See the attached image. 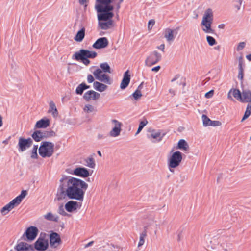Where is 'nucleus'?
<instances>
[{
  "instance_id": "46",
  "label": "nucleus",
  "mask_w": 251,
  "mask_h": 251,
  "mask_svg": "<svg viewBox=\"0 0 251 251\" xmlns=\"http://www.w3.org/2000/svg\"><path fill=\"white\" fill-rule=\"evenodd\" d=\"M65 209L63 205H61L59 206L57 212L63 216H69L70 215L66 213L65 211Z\"/></svg>"
},
{
  "instance_id": "26",
  "label": "nucleus",
  "mask_w": 251,
  "mask_h": 251,
  "mask_svg": "<svg viewBox=\"0 0 251 251\" xmlns=\"http://www.w3.org/2000/svg\"><path fill=\"white\" fill-rule=\"evenodd\" d=\"M48 113H51L54 117H56L58 115L56 105L53 101H50L49 103Z\"/></svg>"
},
{
  "instance_id": "16",
  "label": "nucleus",
  "mask_w": 251,
  "mask_h": 251,
  "mask_svg": "<svg viewBox=\"0 0 251 251\" xmlns=\"http://www.w3.org/2000/svg\"><path fill=\"white\" fill-rule=\"evenodd\" d=\"M177 33V31L176 29H172L171 28H166L164 32V37L166 39L167 41L169 42H172L176 36Z\"/></svg>"
},
{
  "instance_id": "1",
  "label": "nucleus",
  "mask_w": 251,
  "mask_h": 251,
  "mask_svg": "<svg viewBox=\"0 0 251 251\" xmlns=\"http://www.w3.org/2000/svg\"><path fill=\"white\" fill-rule=\"evenodd\" d=\"M57 192L58 200L64 199L67 197L70 199L82 201L88 184L83 180L73 177L63 176L60 180Z\"/></svg>"
},
{
  "instance_id": "27",
  "label": "nucleus",
  "mask_w": 251,
  "mask_h": 251,
  "mask_svg": "<svg viewBox=\"0 0 251 251\" xmlns=\"http://www.w3.org/2000/svg\"><path fill=\"white\" fill-rule=\"evenodd\" d=\"M93 87L96 90L102 92L107 89V86L99 82L95 81L93 83Z\"/></svg>"
},
{
  "instance_id": "61",
  "label": "nucleus",
  "mask_w": 251,
  "mask_h": 251,
  "mask_svg": "<svg viewBox=\"0 0 251 251\" xmlns=\"http://www.w3.org/2000/svg\"><path fill=\"white\" fill-rule=\"evenodd\" d=\"M180 177L181 178L180 182H183V181L185 179V176L181 175Z\"/></svg>"
},
{
  "instance_id": "45",
  "label": "nucleus",
  "mask_w": 251,
  "mask_h": 251,
  "mask_svg": "<svg viewBox=\"0 0 251 251\" xmlns=\"http://www.w3.org/2000/svg\"><path fill=\"white\" fill-rule=\"evenodd\" d=\"M148 124V121H141L140 124H139V127H138V130L135 134V135H137L138 134H139L141 131L142 130V129L143 128V127Z\"/></svg>"
},
{
  "instance_id": "53",
  "label": "nucleus",
  "mask_w": 251,
  "mask_h": 251,
  "mask_svg": "<svg viewBox=\"0 0 251 251\" xmlns=\"http://www.w3.org/2000/svg\"><path fill=\"white\" fill-rule=\"evenodd\" d=\"M220 122L219 121H211V122H210V124H212L211 125H210V126H215L219 125V123Z\"/></svg>"
},
{
  "instance_id": "49",
  "label": "nucleus",
  "mask_w": 251,
  "mask_h": 251,
  "mask_svg": "<svg viewBox=\"0 0 251 251\" xmlns=\"http://www.w3.org/2000/svg\"><path fill=\"white\" fill-rule=\"evenodd\" d=\"M243 61L242 57H240L239 58V71H243V68L242 67Z\"/></svg>"
},
{
  "instance_id": "28",
  "label": "nucleus",
  "mask_w": 251,
  "mask_h": 251,
  "mask_svg": "<svg viewBox=\"0 0 251 251\" xmlns=\"http://www.w3.org/2000/svg\"><path fill=\"white\" fill-rule=\"evenodd\" d=\"M85 31V29L84 27L79 30L74 38L75 40L77 42H81L84 38Z\"/></svg>"
},
{
  "instance_id": "32",
  "label": "nucleus",
  "mask_w": 251,
  "mask_h": 251,
  "mask_svg": "<svg viewBox=\"0 0 251 251\" xmlns=\"http://www.w3.org/2000/svg\"><path fill=\"white\" fill-rule=\"evenodd\" d=\"M219 241L218 239L215 237H213L211 239V240L207 244L208 249H215L217 246L219 245Z\"/></svg>"
},
{
  "instance_id": "51",
  "label": "nucleus",
  "mask_w": 251,
  "mask_h": 251,
  "mask_svg": "<svg viewBox=\"0 0 251 251\" xmlns=\"http://www.w3.org/2000/svg\"><path fill=\"white\" fill-rule=\"evenodd\" d=\"M155 24V21L153 19L150 20L148 23V28L151 29L152 26Z\"/></svg>"
},
{
  "instance_id": "48",
  "label": "nucleus",
  "mask_w": 251,
  "mask_h": 251,
  "mask_svg": "<svg viewBox=\"0 0 251 251\" xmlns=\"http://www.w3.org/2000/svg\"><path fill=\"white\" fill-rule=\"evenodd\" d=\"M245 46H246L245 42H240L237 47V49H236L237 50L240 51V50H242L245 47Z\"/></svg>"
},
{
  "instance_id": "14",
  "label": "nucleus",
  "mask_w": 251,
  "mask_h": 251,
  "mask_svg": "<svg viewBox=\"0 0 251 251\" xmlns=\"http://www.w3.org/2000/svg\"><path fill=\"white\" fill-rule=\"evenodd\" d=\"M70 174L78 176L81 177L85 178L90 176L88 170L84 167H77Z\"/></svg>"
},
{
  "instance_id": "10",
  "label": "nucleus",
  "mask_w": 251,
  "mask_h": 251,
  "mask_svg": "<svg viewBox=\"0 0 251 251\" xmlns=\"http://www.w3.org/2000/svg\"><path fill=\"white\" fill-rule=\"evenodd\" d=\"M93 75L96 79L108 84H111L112 81L109 76L103 73L101 69H97L94 71Z\"/></svg>"
},
{
  "instance_id": "8",
  "label": "nucleus",
  "mask_w": 251,
  "mask_h": 251,
  "mask_svg": "<svg viewBox=\"0 0 251 251\" xmlns=\"http://www.w3.org/2000/svg\"><path fill=\"white\" fill-rule=\"evenodd\" d=\"M33 141L31 138L25 139L23 137L19 138L18 147L19 152H23L29 148L32 145Z\"/></svg>"
},
{
  "instance_id": "22",
  "label": "nucleus",
  "mask_w": 251,
  "mask_h": 251,
  "mask_svg": "<svg viewBox=\"0 0 251 251\" xmlns=\"http://www.w3.org/2000/svg\"><path fill=\"white\" fill-rule=\"evenodd\" d=\"M213 17V15L212 9L208 8L204 13L202 21L212 22Z\"/></svg>"
},
{
  "instance_id": "38",
  "label": "nucleus",
  "mask_w": 251,
  "mask_h": 251,
  "mask_svg": "<svg viewBox=\"0 0 251 251\" xmlns=\"http://www.w3.org/2000/svg\"><path fill=\"white\" fill-rule=\"evenodd\" d=\"M32 137L36 142H39L42 139L41 130H36L32 134Z\"/></svg>"
},
{
  "instance_id": "23",
  "label": "nucleus",
  "mask_w": 251,
  "mask_h": 251,
  "mask_svg": "<svg viewBox=\"0 0 251 251\" xmlns=\"http://www.w3.org/2000/svg\"><path fill=\"white\" fill-rule=\"evenodd\" d=\"M241 102H251V91L249 90H243L242 93Z\"/></svg>"
},
{
  "instance_id": "4",
  "label": "nucleus",
  "mask_w": 251,
  "mask_h": 251,
  "mask_svg": "<svg viewBox=\"0 0 251 251\" xmlns=\"http://www.w3.org/2000/svg\"><path fill=\"white\" fill-rule=\"evenodd\" d=\"M54 144L51 142H42L39 148L40 155L43 158L50 157L54 152Z\"/></svg>"
},
{
  "instance_id": "37",
  "label": "nucleus",
  "mask_w": 251,
  "mask_h": 251,
  "mask_svg": "<svg viewBox=\"0 0 251 251\" xmlns=\"http://www.w3.org/2000/svg\"><path fill=\"white\" fill-rule=\"evenodd\" d=\"M102 72L111 73V68L107 63H102L100 65Z\"/></svg>"
},
{
  "instance_id": "52",
  "label": "nucleus",
  "mask_w": 251,
  "mask_h": 251,
  "mask_svg": "<svg viewBox=\"0 0 251 251\" xmlns=\"http://www.w3.org/2000/svg\"><path fill=\"white\" fill-rule=\"evenodd\" d=\"M213 91L211 90V91H209L208 92H207L205 94V96L206 98H209L213 96Z\"/></svg>"
},
{
  "instance_id": "6",
  "label": "nucleus",
  "mask_w": 251,
  "mask_h": 251,
  "mask_svg": "<svg viewBox=\"0 0 251 251\" xmlns=\"http://www.w3.org/2000/svg\"><path fill=\"white\" fill-rule=\"evenodd\" d=\"M150 134L148 135V138L152 143L160 142L166 135V132L162 130L151 129L150 131Z\"/></svg>"
},
{
  "instance_id": "44",
  "label": "nucleus",
  "mask_w": 251,
  "mask_h": 251,
  "mask_svg": "<svg viewBox=\"0 0 251 251\" xmlns=\"http://www.w3.org/2000/svg\"><path fill=\"white\" fill-rule=\"evenodd\" d=\"M142 95L141 94V92L139 90H136L132 95V96H130V97H133V98L136 100H138L140 99V98L142 97Z\"/></svg>"
},
{
  "instance_id": "63",
  "label": "nucleus",
  "mask_w": 251,
  "mask_h": 251,
  "mask_svg": "<svg viewBox=\"0 0 251 251\" xmlns=\"http://www.w3.org/2000/svg\"><path fill=\"white\" fill-rule=\"evenodd\" d=\"M246 58L249 61H251V54L247 55Z\"/></svg>"
},
{
  "instance_id": "50",
  "label": "nucleus",
  "mask_w": 251,
  "mask_h": 251,
  "mask_svg": "<svg viewBox=\"0 0 251 251\" xmlns=\"http://www.w3.org/2000/svg\"><path fill=\"white\" fill-rule=\"evenodd\" d=\"M87 82H88L89 83H92V82H94V77L92 76V75H91V74H89V75H87Z\"/></svg>"
},
{
  "instance_id": "2",
  "label": "nucleus",
  "mask_w": 251,
  "mask_h": 251,
  "mask_svg": "<svg viewBox=\"0 0 251 251\" xmlns=\"http://www.w3.org/2000/svg\"><path fill=\"white\" fill-rule=\"evenodd\" d=\"M113 0H96L95 8L97 12L98 27L107 30L113 26L114 6L111 4Z\"/></svg>"
},
{
  "instance_id": "60",
  "label": "nucleus",
  "mask_w": 251,
  "mask_h": 251,
  "mask_svg": "<svg viewBox=\"0 0 251 251\" xmlns=\"http://www.w3.org/2000/svg\"><path fill=\"white\" fill-rule=\"evenodd\" d=\"M109 246H111L112 247L114 248H117V249H119V246L117 245H115L114 244H112V243H111L110 244H108Z\"/></svg>"
},
{
  "instance_id": "25",
  "label": "nucleus",
  "mask_w": 251,
  "mask_h": 251,
  "mask_svg": "<svg viewBox=\"0 0 251 251\" xmlns=\"http://www.w3.org/2000/svg\"><path fill=\"white\" fill-rule=\"evenodd\" d=\"M50 125V121L49 119H42L37 122L35 125V128H46Z\"/></svg>"
},
{
  "instance_id": "55",
  "label": "nucleus",
  "mask_w": 251,
  "mask_h": 251,
  "mask_svg": "<svg viewBox=\"0 0 251 251\" xmlns=\"http://www.w3.org/2000/svg\"><path fill=\"white\" fill-rule=\"evenodd\" d=\"M160 69V66H157L155 67H153L151 69V71L153 72H158Z\"/></svg>"
},
{
  "instance_id": "39",
  "label": "nucleus",
  "mask_w": 251,
  "mask_h": 251,
  "mask_svg": "<svg viewBox=\"0 0 251 251\" xmlns=\"http://www.w3.org/2000/svg\"><path fill=\"white\" fill-rule=\"evenodd\" d=\"M251 114V104H248L245 112L244 113V116L241 120V121L243 122L245 119H247Z\"/></svg>"
},
{
  "instance_id": "13",
  "label": "nucleus",
  "mask_w": 251,
  "mask_h": 251,
  "mask_svg": "<svg viewBox=\"0 0 251 251\" xmlns=\"http://www.w3.org/2000/svg\"><path fill=\"white\" fill-rule=\"evenodd\" d=\"M48 240L42 238H39L34 243V247L38 251H44L48 248Z\"/></svg>"
},
{
  "instance_id": "29",
  "label": "nucleus",
  "mask_w": 251,
  "mask_h": 251,
  "mask_svg": "<svg viewBox=\"0 0 251 251\" xmlns=\"http://www.w3.org/2000/svg\"><path fill=\"white\" fill-rule=\"evenodd\" d=\"M177 149L186 151L189 149V145L184 139H180L177 144Z\"/></svg>"
},
{
  "instance_id": "24",
  "label": "nucleus",
  "mask_w": 251,
  "mask_h": 251,
  "mask_svg": "<svg viewBox=\"0 0 251 251\" xmlns=\"http://www.w3.org/2000/svg\"><path fill=\"white\" fill-rule=\"evenodd\" d=\"M212 22L201 21V25L203 26L202 30L206 33H212L214 30L211 28Z\"/></svg>"
},
{
  "instance_id": "57",
  "label": "nucleus",
  "mask_w": 251,
  "mask_h": 251,
  "mask_svg": "<svg viewBox=\"0 0 251 251\" xmlns=\"http://www.w3.org/2000/svg\"><path fill=\"white\" fill-rule=\"evenodd\" d=\"M158 49L161 50L163 52L164 51L165 45L164 44H161L160 46L157 47Z\"/></svg>"
},
{
  "instance_id": "59",
  "label": "nucleus",
  "mask_w": 251,
  "mask_h": 251,
  "mask_svg": "<svg viewBox=\"0 0 251 251\" xmlns=\"http://www.w3.org/2000/svg\"><path fill=\"white\" fill-rule=\"evenodd\" d=\"M93 243H94L93 241H91V242H89L88 244H87L85 245V248H88V247L92 246L93 245Z\"/></svg>"
},
{
  "instance_id": "35",
  "label": "nucleus",
  "mask_w": 251,
  "mask_h": 251,
  "mask_svg": "<svg viewBox=\"0 0 251 251\" xmlns=\"http://www.w3.org/2000/svg\"><path fill=\"white\" fill-rule=\"evenodd\" d=\"M85 165L91 168H94L95 167V162L93 158L88 157L84 160Z\"/></svg>"
},
{
  "instance_id": "58",
  "label": "nucleus",
  "mask_w": 251,
  "mask_h": 251,
  "mask_svg": "<svg viewBox=\"0 0 251 251\" xmlns=\"http://www.w3.org/2000/svg\"><path fill=\"white\" fill-rule=\"evenodd\" d=\"M180 77V75H176L175 77L174 78H173L172 80H171V82H174L175 80H176V79H177L179 77Z\"/></svg>"
},
{
  "instance_id": "31",
  "label": "nucleus",
  "mask_w": 251,
  "mask_h": 251,
  "mask_svg": "<svg viewBox=\"0 0 251 251\" xmlns=\"http://www.w3.org/2000/svg\"><path fill=\"white\" fill-rule=\"evenodd\" d=\"M90 87V86L86 85L84 83H82L77 87L75 92L77 94L82 95L85 90L89 89Z\"/></svg>"
},
{
  "instance_id": "15",
  "label": "nucleus",
  "mask_w": 251,
  "mask_h": 251,
  "mask_svg": "<svg viewBox=\"0 0 251 251\" xmlns=\"http://www.w3.org/2000/svg\"><path fill=\"white\" fill-rule=\"evenodd\" d=\"M83 99L87 101L96 100L100 97V94L93 90L88 91L83 95Z\"/></svg>"
},
{
  "instance_id": "64",
  "label": "nucleus",
  "mask_w": 251,
  "mask_h": 251,
  "mask_svg": "<svg viewBox=\"0 0 251 251\" xmlns=\"http://www.w3.org/2000/svg\"><path fill=\"white\" fill-rule=\"evenodd\" d=\"M169 93H170L173 95H174L175 94V91L173 90H172V89H170L169 90Z\"/></svg>"
},
{
  "instance_id": "47",
  "label": "nucleus",
  "mask_w": 251,
  "mask_h": 251,
  "mask_svg": "<svg viewBox=\"0 0 251 251\" xmlns=\"http://www.w3.org/2000/svg\"><path fill=\"white\" fill-rule=\"evenodd\" d=\"M207 41L210 46H213L216 44L215 39L212 36H207L206 37Z\"/></svg>"
},
{
  "instance_id": "21",
  "label": "nucleus",
  "mask_w": 251,
  "mask_h": 251,
  "mask_svg": "<svg viewBox=\"0 0 251 251\" xmlns=\"http://www.w3.org/2000/svg\"><path fill=\"white\" fill-rule=\"evenodd\" d=\"M32 249L31 245L23 242H20L15 247L17 251H27Z\"/></svg>"
},
{
  "instance_id": "3",
  "label": "nucleus",
  "mask_w": 251,
  "mask_h": 251,
  "mask_svg": "<svg viewBox=\"0 0 251 251\" xmlns=\"http://www.w3.org/2000/svg\"><path fill=\"white\" fill-rule=\"evenodd\" d=\"M97 55V53L95 51L81 49L78 51L75 52L72 58L77 61L81 60L84 65L87 66L90 63L88 58H95Z\"/></svg>"
},
{
  "instance_id": "18",
  "label": "nucleus",
  "mask_w": 251,
  "mask_h": 251,
  "mask_svg": "<svg viewBox=\"0 0 251 251\" xmlns=\"http://www.w3.org/2000/svg\"><path fill=\"white\" fill-rule=\"evenodd\" d=\"M79 206V202L70 201L67 202L65 205V209L69 212H72L75 211Z\"/></svg>"
},
{
  "instance_id": "5",
  "label": "nucleus",
  "mask_w": 251,
  "mask_h": 251,
  "mask_svg": "<svg viewBox=\"0 0 251 251\" xmlns=\"http://www.w3.org/2000/svg\"><path fill=\"white\" fill-rule=\"evenodd\" d=\"M182 160V153L179 151L174 152L168 159V165L170 170L172 171L170 168H176L178 167L181 163Z\"/></svg>"
},
{
  "instance_id": "11",
  "label": "nucleus",
  "mask_w": 251,
  "mask_h": 251,
  "mask_svg": "<svg viewBox=\"0 0 251 251\" xmlns=\"http://www.w3.org/2000/svg\"><path fill=\"white\" fill-rule=\"evenodd\" d=\"M111 122L114 125V127L109 132V136L112 137H117L120 134L122 124L115 119L112 120Z\"/></svg>"
},
{
  "instance_id": "40",
  "label": "nucleus",
  "mask_w": 251,
  "mask_h": 251,
  "mask_svg": "<svg viewBox=\"0 0 251 251\" xmlns=\"http://www.w3.org/2000/svg\"><path fill=\"white\" fill-rule=\"evenodd\" d=\"M230 93H232V95L235 99L241 101L242 93H241L239 90L234 89L232 91H231Z\"/></svg>"
},
{
  "instance_id": "17",
  "label": "nucleus",
  "mask_w": 251,
  "mask_h": 251,
  "mask_svg": "<svg viewBox=\"0 0 251 251\" xmlns=\"http://www.w3.org/2000/svg\"><path fill=\"white\" fill-rule=\"evenodd\" d=\"M108 45V41L106 37H101L96 40L93 45V47L96 49L106 48Z\"/></svg>"
},
{
  "instance_id": "9",
  "label": "nucleus",
  "mask_w": 251,
  "mask_h": 251,
  "mask_svg": "<svg viewBox=\"0 0 251 251\" xmlns=\"http://www.w3.org/2000/svg\"><path fill=\"white\" fill-rule=\"evenodd\" d=\"M161 58V55L156 51H153L147 57L145 60L146 65L150 67L159 62Z\"/></svg>"
},
{
  "instance_id": "33",
  "label": "nucleus",
  "mask_w": 251,
  "mask_h": 251,
  "mask_svg": "<svg viewBox=\"0 0 251 251\" xmlns=\"http://www.w3.org/2000/svg\"><path fill=\"white\" fill-rule=\"evenodd\" d=\"M44 217L47 220L56 222H58L59 220V217L57 215H54L51 212H48L44 216Z\"/></svg>"
},
{
  "instance_id": "41",
  "label": "nucleus",
  "mask_w": 251,
  "mask_h": 251,
  "mask_svg": "<svg viewBox=\"0 0 251 251\" xmlns=\"http://www.w3.org/2000/svg\"><path fill=\"white\" fill-rule=\"evenodd\" d=\"M202 120L203 122V125L204 126H210L212 124H210V122H211V120L205 115L203 114L202 115Z\"/></svg>"
},
{
  "instance_id": "43",
  "label": "nucleus",
  "mask_w": 251,
  "mask_h": 251,
  "mask_svg": "<svg viewBox=\"0 0 251 251\" xmlns=\"http://www.w3.org/2000/svg\"><path fill=\"white\" fill-rule=\"evenodd\" d=\"M38 145H34L32 150L31 157L33 159H37L38 158L37 154Z\"/></svg>"
},
{
  "instance_id": "19",
  "label": "nucleus",
  "mask_w": 251,
  "mask_h": 251,
  "mask_svg": "<svg viewBox=\"0 0 251 251\" xmlns=\"http://www.w3.org/2000/svg\"><path fill=\"white\" fill-rule=\"evenodd\" d=\"M18 206V205L15 202L12 200L10 202L5 205L0 210V212L3 215H5L10 211L13 209L15 207Z\"/></svg>"
},
{
  "instance_id": "56",
  "label": "nucleus",
  "mask_w": 251,
  "mask_h": 251,
  "mask_svg": "<svg viewBox=\"0 0 251 251\" xmlns=\"http://www.w3.org/2000/svg\"><path fill=\"white\" fill-rule=\"evenodd\" d=\"M88 0H79V3L81 4H84L86 3H88Z\"/></svg>"
},
{
  "instance_id": "7",
  "label": "nucleus",
  "mask_w": 251,
  "mask_h": 251,
  "mask_svg": "<svg viewBox=\"0 0 251 251\" xmlns=\"http://www.w3.org/2000/svg\"><path fill=\"white\" fill-rule=\"evenodd\" d=\"M38 233V228L35 226H31L27 228L25 232L23 235L22 239L23 240L33 241L36 238Z\"/></svg>"
},
{
  "instance_id": "36",
  "label": "nucleus",
  "mask_w": 251,
  "mask_h": 251,
  "mask_svg": "<svg viewBox=\"0 0 251 251\" xmlns=\"http://www.w3.org/2000/svg\"><path fill=\"white\" fill-rule=\"evenodd\" d=\"M42 139L55 136V133L53 131H41Z\"/></svg>"
},
{
  "instance_id": "42",
  "label": "nucleus",
  "mask_w": 251,
  "mask_h": 251,
  "mask_svg": "<svg viewBox=\"0 0 251 251\" xmlns=\"http://www.w3.org/2000/svg\"><path fill=\"white\" fill-rule=\"evenodd\" d=\"M83 110L85 112L89 113L93 111H96L95 107L91 104H86L83 108Z\"/></svg>"
},
{
  "instance_id": "54",
  "label": "nucleus",
  "mask_w": 251,
  "mask_h": 251,
  "mask_svg": "<svg viewBox=\"0 0 251 251\" xmlns=\"http://www.w3.org/2000/svg\"><path fill=\"white\" fill-rule=\"evenodd\" d=\"M238 77L239 79L242 80L243 78V71H239Z\"/></svg>"
},
{
  "instance_id": "12",
  "label": "nucleus",
  "mask_w": 251,
  "mask_h": 251,
  "mask_svg": "<svg viewBox=\"0 0 251 251\" xmlns=\"http://www.w3.org/2000/svg\"><path fill=\"white\" fill-rule=\"evenodd\" d=\"M62 243L60 235L56 233L52 232L50 235V244L52 248H57Z\"/></svg>"
},
{
  "instance_id": "30",
  "label": "nucleus",
  "mask_w": 251,
  "mask_h": 251,
  "mask_svg": "<svg viewBox=\"0 0 251 251\" xmlns=\"http://www.w3.org/2000/svg\"><path fill=\"white\" fill-rule=\"evenodd\" d=\"M27 194V192L26 190H22L21 194L13 200L18 205L21 202L22 200L26 197Z\"/></svg>"
},
{
  "instance_id": "20",
  "label": "nucleus",
  "mask_w": 251,
  "mask_h": 251,
  "mask_svg": "<svg viewBox=\"0 0 251 251\" xmlns=\"http://www.w3.org/2000/svg\"><path fill=\"white\" fill-rule=\"evenodd\" d=\"M130 80V75L129 74L128 71H126L124 75V77L120 84V88L121 89H126L128 85Z\"/></svg>"
},
{
  "instance_id": "34",
  "label": "nucleus",
  "mask_w": 251,
  "mask_h": 251,
  "mask_svg": "<svg viewBox=\"0 0 251 251\" xmlns=\"http://www.w3.org/2000/svg\"><path fill=\"white\" fill-rule=\"evenodd\" d=\"M147 226H145L144 230L140 234L139 241L138 244V247L142 246L145 243V238L147 236Z\"/></svg>"
},
{
  "instance_id": "62",
  "label": "nucleus",
  "mask_w": 251,
  "mask_h": 251,
  "mask_svg": "<svg viewBox=\"0 0 251 251\" xmlns=\"http://www.w3.org/2000/svg\"><path fill=\"white\" fill-rule=\"evenodd\" d=\"M143 82H142L139 85V86L138 87V88L137 90H139L141 91V90L143 88Z\"/></svg>"
}]
</instances>
